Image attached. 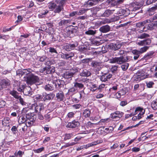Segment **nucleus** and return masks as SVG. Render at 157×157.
<instances>
[{"label":"nucleus","instance_id":"1","mask_svg":"<svg viewBox=\"0 0 157 157\" xmlns=\"http://www.w3.org/2000/svg\"><path fill=\"white\" fill-rule=\"evenodd\" d=\"M67 0H59L58 5L54 2L52 1L48 4V7L50 11H53L55 13H59L64 9L63 6L66 2Z\"/></svg>","mask_w":157,"mask_h":157},{"label":"nucleus","instance_id":"2","mask_svg":"<svg viewBox=\"0 0 157 157\" xmlns=\"http://www.w3.org/2000/svg\"><path fill=\"white\" fill-rule=\"evenodd\" d=\"M109 62L111 63H117L119 64H121L124 63L128 62L130 61V56L124 55L120 57H115L110 59Z\"/></svg>","mask_w":157,"mask_h":157},{"label":"nucleus","instance_id":"3","mask_svg":"<svg viewBox=\"0 0 157 157\" xmlns=\"http://www.w3.org/2000/svg\"><path fill=\"white\" fill-rule=\"evenodd\" d=\"M45 65L48 67H45L41 68L40 70L41 73H44L45 71L47 74H52L55 71V67H51V65L53 64V62L51 60H46Z\"/></svg>","mask_w":157,"mask_h":157},{"label":"nucleus","instance_id":"4","mask_svg":"<svg viewBox=\"0 0 157 157\" xmlns=\"http://www.w3.org/2000/svg\"><path fill=\"white\" fill-rule=\"evenodd\" d=\"M39 78L37 76L33 74H29L28 76L24 77L25 80L28 85H32L38 82Z\"/></svg>","mask_w":157,"mask_h":157},{"label":"nucleus","instance_id":"5","mask_svg":"<svg viewBox=\"0 0 157 157\" xmlns=\"http://www.w3.org/2000/svg\"><path fill=\"white\" fill-rule=\"evenodd\" d=\"M31 107V109L34 110L36 113L41 112L44 109V105L43 103H39L37 104L36 103H34L32 104Z\"/></svg>","mask_w":157,"mask_h":157},{"label":"nucleus","instance_id":"6","mask_svg":"<svg viewBox=\"0 0 157 157\" xmlns=\"http://www.w3.org/2000/svg\"><path fill=\"white\" fill-rule=\"evenodd\" d=\"M13 89L14 90H17L18 92H21L22 91L24 88L26 86V84H21V82L19 81H16L14 82L13 84Z\"/></svg>","mask_w":157,"mask_h":157},{"label":"nucleus","instance_id":"7","mask_svg":"<svg viewBox=\"0 0 157 157\" xmlns=\"http://www.w3.org/2000/svg\"><path fill=\"white\" fill-rule=\"evenodd\" d=\"M124 114V113L122 112L117 111L111 113L110 116L113 119L118 120L123 116Z\"/></svg>","mask_w":157,"mask_h":157},{"label":"nucleus","instance_id":"8","mask_svg":"<svg viewBox=\"0 0 157 157\" xmlns=\"http://www.w3.org/2000/svg\"><path fill=\"white\" fill-rule=\"evenodd\" d=\"M78 45L77 42L73 44L67 43L63 46L64 48L67 51H70L74 49Z\"/></svg>","mask_w":157,"mask_h":157},{"label":"nucleus","instance_id":"9","mask_svg":"<svg viewBox=\"0 0 157 157\" xmlns=\"http://www.w3.org/2000/svg\"><path fill=\"white\" fill-rule=\"evenodd\" d=\"M122 44L119 42L116 43H112L109 45L111 50L113 51H116L120 49L122 46Z\"/></svg>","mask_w":157,"mask_h":157},{"label":"nucleus","instance_id":"10","mask_svg":"<svg viewBox=\"0 0 157 157\" xmlns=\"http://www.w3.org/2000/svg\"><path fill=\"white\" fill-rule=\"evenodd\" d=\"M91 65L96 71H98L101 69V63L100 62L93 61L91 63Z\"/></svg>","mask_w":157,"mask_h":157},{"label":"nucleus","instance_id":"11","mask_svg":"<svg viewBox=\"0 0 157 157\" xmlns=\"http://www.w3.org/2000/svg\"><path fill=\"white\" fill-rule=\"evenodd\" d=\"M73 27V28L68 31L67 32L68 36H69L70 37L73 36L74 35H75V34L78 33V28L77 26Z\"/></svg>","mask_w":157,"mask_h":157},{"label":"nucleus","instance_id":"12","mask_svg":"<svg viewBox=\"0 0 157 157\" xmlns=\"http://www.w3.org/2000/svg\"><path fill=\"white\" fill-rule=\"evenodd\" d=\"M10 84V80L7 78L3 79L0 81V86L2 88H6Z\"/></svg>","mask_w":157,"mask_h":157},{"label":"nucleus","instance_id":"13","mask_svg":"<svg viewBox=\"0 0 157 157\" xmlns=\"http://www.w3.org/2000/svg\"><path fill=\"white\" fill-rule=\"evenodd\" d=\"M138 73L142 79V80L149 77V74L146 73L145 70H141L138 71Z\"/></svg>","mask_w":157,"mask_h":157},{"label":"nucleus","instance_id":"14","mask_svg":"<svg viewBox=\"0 0 157 157\" xmlns=\"http://www.w3.org/2000/svg\"><path fill=\"white\" fill-rule=\"evenodd\" d=\"M153 21L152 18H150L149 19H147L143 21L139 22L136 24V26L138 27H140L143 26H145V25L150 22H152Z\"/></svg>","mask_w":157,"mask_h":157},{"label":"nucleus","instance_id":"15","mask_svg":"<svg viewBox=\"0 0 157 157\" xmlns=\"http://www.w3.org/2000/svg\"><path fill=\"white\" fill-rule=\"evenodd\" d=\"M79 124L80 123L78 121L74 120L72 122H69L67 124V127L69 128H74L78 127Z\"/></svg>","mask_w":157,"mask_h":157},{"label":"nucleus","instance_id":"16","mask_svg":"<svg viewBox=\"0 0 157 157\" xmlns=\"http://www.w3.org/2000/svg\"><path fill=\"white\" fill-rule=\"evenodd\" d=\"M112 76L111 74L108 73H104L101 76L100 79L102 82H105L110 79Z\"/></svg>","mask_w":157,"mask_h":157},{"label":"nucleus","instance_id":"17","mask_svg":"<svg viewBox=\"0 0 157 157\" xmlns=\"http://www.w3.org/2000/svg\"><path fill=\"white\" fill-rule=\"evenodd\" d=\"M74 56V53L72 52H69L68 53L65 54L63 53L61 55V58L66 59H71V58Z\"/></svg>","mask_w":157,"mask_h":157},{"label":"nucleus","instance_id":"18","mask_svg":"<svg viewBox=\"0 0 157 157\" xmlns=\"http://www.w3.org/2000/svg\"><path fill=\"white\" fill-rule=\"evenodd\" d=\"M113 130V127L112 126H110L108 128H105L104 130H101V132L102 134L106 135L107 134L112 133Z\"/></svg>","mask_w":157,"mask_h":157},{"label":"nucleus","instance_id":"19","mask_svg":"<svg viewBox=\"0 0 157 157\" xmlns=\"http://www.w3.org/2000/svg\"><path fill=\"white\" fill-rule=\"evenodd\" d=\"M43 101H45L46 100H50L53 99L54 96L53 94H47L46 93L44 92L43 93Z\"/></svg>","mask_w":157,"mask_h":157},{"label":"nucleus","instance_id":"20","mask_svg":"<svg viewBox=\"0 0 157 157\" xmlns=\"http://www.w3.org/2000/svg\"><path fill=\"white\" fill-rule=\"evenodd\" d=\"M151 42V40L149 38L147 39L138 42L137 44L140 46L149 45Z\"/></svg>","mask_w":157,"mask_h":157},{"label":"nucleus","instance_id":"21","mask_svg":"<svg viewBox=\"0 0 157 157\" xmlns=\"http://www.w3.org/2000/svg\"><path fill=\"white\" fill-rule=\"evenodd\" d=\"M63 81L62 80L58 79L53 82V84L54 85V87L56 88H61L63 86Z\"/></svg>","mask_w":157,"mask_h":157},{"label":"nucleus","instance_id":"22","mask_svg":"<svg viewBox=\"0 0 157 157\" xmlns=\"http://www.w3.org/2000/svg\"><path fill=\"white\" fill-rule=\"evenodd\" d=\"M56 98L58 101H63L64 98V95L63 92L62 91H59L56 94Z\"/></svg>","mask_w":157,"mask_h":157},{"label":"nucleus","instance_id":"23","mask_svg":"<svg viewBox=\"0 0 157 157\" xmlns=\"http://www.w3.org/2000/svg\"><path fill=\"white\" fill-rule=\"evenodd\" d=\"M110 30V27L108 25L102 26L99 29V30L103 33H106L109 32Z\"/></svg>","mask_w":157,"mask_h":157},{"label":"nucleus","instance_id":"24","mask_svg":"<svg viewBox=\"0 0 157 157\" xmlns=\"http://www.w3.org/2000/svg\"><path fill=\"white\" fill-rule=\"evenodd\" d=\"M31 89L29 87L24 88L22 92L25 95L30 96L32 94V91H31Z\"/></svg>","mask_w":157,"mask_h":157},{"label":"nucleus","instance_id":"25","mask_svg":"<svg viewBox=\"0 0 157 157\" xmlns=\"http://www.w3.org/2000/svg\"><path fill=\"white\" fill-rule=\"evenodd\" d=\"M157 10V4L156 5H155V6L149 8L147 10V14L149 16H152L155 13V12Z\"/></svg>","mask_w":157,"mask_h":157},{"label":"nucleus","instance_id":"26","mask_svg":"<svg viewBox=\"0 0 157 157\" xmlns=\"http://www.w3.org/2000/svg\"><path fill=\"white\" fill-rule=\"evenodd\" d=\"M103 142V140L102 139H100L96 141H94L92 142L91 143H89L86 145V148H88L90 147L93 146L94 145H96L98 144H100Z\"/></svg>","mask_w":157,"mask_h":157},{"label":"nucleus","instance_id":"27","mask_svg":"<svg viewBox=\"0 0 157 157\" xmlns=\"http://www.w3.org/2000/svg\"><path fill=\"white\" fill-rule=\"evenodd\" d=\"M114 11V10H107L101 14V16L102 17H108L113 13Z\"/></svg>","mask_w":157,"mask_h":157},{"label":"nucleus","instance_id":"28","mask_svg":"<svg viewBox=\"0 0 157 157\" xmlns=\"http://www.w3.org/2000/svg\"><path fill=\"white\" fill-rule=\"evenodd\" d=\"M132 8H130L132 9L131 10H132V11H136L137 10H138L140 9L142 6L139 4H136L135 3H134V2H133L132 3Z\"/></svg>","mask_w":157,"mask_h":157},{"label":"nucleus","instance_id":"29","mask_svg":"<svg viewBox=\"0 0 157 157\" xmlns=\"http://www.w3.org/2000/svg\"><path fill=\"white\" fill-rule=\"evenodd\" d=\"M132 52L134 55L133 58L134 60H136L138 59L140 55L141 54L139 50L136 49L133 50L132 51Z\"/></svg>","mask_w":157,"mask_h":157},{"label":"nucleus","instance_id":"30","mask_svg":"<svg viewBox=\"0 0 157 157\" xmlns=\"http://www.w3.org/2000/svg\"><path fill=\"white\" fill-rule=\"evenodd\" d=\"M36 120V117H34L29 120H27V124L28 125V127L35 125Z\"/></svg>","mask_w":157,"mask_h":157},{"label":"nucleus","instance_id":"31","mask_svg":"<svg viewBox=\"0 0 157 157\" xmlns=\"http://www.w3.org/2000/svg\"><path fill=\"white\" fill-rule=\"evenodd\" d=\"M91 75V73L90 71L86 69L84 70L80 73V76L82 77H89Z\"/></svg>","mask_w":157,"mask_h":157},{"label":"nucleus","instance_id":"32","mask_svg":"<svg viewBox=\"0 0 157 157\" xmlns=\"http://www.w3.org/2000/svg\"><path fill=\"white\" fill-rule=\"evenodd\" d=\"M9 94L16 99L20 95L19 94L16 90L14 89L12 90H10L9 92Z\"/></svg>","mask_w":157,"mask_h":157},{"label":"nucleus","instance_id":"33","mask_svg":"<svg viewBox=\"0 0 157 157\" xmlns=\"http://www.w3.org/2000/svg\"><path fill=\"white\" fill-rule=\"evenodd\" d=\"M151 22L148 23H149V24L147 25L146 24L145 26L143 28V29H144V28L146 27L147 28V29L148 30H151L154 29L155 26V24L151 23Z\"/></svg>","mask_w":157,"mask_h":157},{"label":"nucleus","instance_id":"34","mask_svg":"<svg viewBox=\"0 0 157 157\" xmlns=\"http://www.w3.org/2000/svg\"><path fill=\"white\" fill-rule=\"evenodd\" d=\"M91 85L90 86V90L92 92H95L98 90V85L97 84L91 82Z\"/></svg>","mask_w":157,"mask_h":157},{"label":"nucleus","instance_id":"35","mask_svg":"<svg viewBox=\"0 0 157 157\" xmlns=\"http://www.w3.org/2000/svg\"><path fill=\"white\" fill-rule=\"evenodd\" d=\"M130 10L126 9L125 10H121L120 12H121L122 16L124 17H126L130 13Z\"/></svg>","mask_w":157,"mask_h":157},{"label":"nucleus","instance_id":"36","mask_svg":"<svg viewBox=\"0 0 157 157\" xmlns=\"http://www.w3.org/2000/svg\"><path fill=\"white\" fill-rule=\"evenodd\" d=\"M73 75L69 71L66 72L63 75V77L66 79H71Z\"/></svg>","mask_w":157,"mask_h":157},{"label":"nucleus","instance_id":"37","mask_svg":"<svg viewBox=\"0 0 157 157\" xmlns=\"http://www.w3.org/2000/svg\"><path fill=\"white\" fill-rule=\"evenodd\" d=\"M18 121L20 125L21 124L25 123V124H27V120L26 116L25 117L24 116L20 117L18 120Z\"/></svg>","mask_w":157,"mask_h":157},{"label":"nucleus","instance_id":"38","mask_svg":"<svg viewBox=\"0 0 157 157\" xmlns=\"http://www.w3.org/2000/svg\"><path fill=\"white\" fill-rule=\"evenodd\" d=\"M91 112L89 109H87L84 110L83 115L85 118L89 117L90 115Z\"/></svg>","mask_w":157,"mask_h":157},{"label":"nucleus","instance_id":"39","mask_svg":"<svg viewBox=\"0 0 157 157\" xmlns=\"http://www.w3.org/2000/svg\"><path fill=\"white\" fill-rule=\"evenodd\" d=\"M54 86L52 84H48L46 85L44 87V89L46 90H52L54 89Z\"/></svg>","mask_w":157,"mask_h":157},{"label":"nucleus","instance_id":"40","mask_svg":"<svg viewBox=\"0 0 157 157\" xmlns=\"http://www.w3.org/2000/svg\"><path fill=\"white\" fill-rule=\"evenodd\" d=\"M43 93L42 95L38 94L34 96V100L35 101H43Z\"/></svg>","mask_w":157,"mask_h":157},{"label":"nucleus","instance_id":"41","mask_svg":"<svg viewBox=\"0 0 157 157\" xmlns=\"http://www.w3.org/2000/svg\"><path fill=\"white\" fill-rule=\"evenodd\" d=\"M154 53V52L153 51H150L148 52L144 56V58L145 59H148L151 58L153 56V55Z\"/></svg>","mask_w":157,"mask_h":157},{"label":"nucleus","instance_id":"42","mask_svg":"<svg viewBox=\"0 0 157 157\" xmlns=\"http://www.w3.org/2000/svg\"><path fill=\"white\" fill-rule=\"evenodd\" d=\"M133 78H134V81L136 82H139L141 80H142L137 72L134 74Z\"/></svg>","mask_w":157,"mask_h":157},{"label":"nucleus","instance_id":"43","mask_svg":"<svg viewBox=\"0 0 157 157\" xmlns=\"http://www.w3.org/2000/svg\"><path fill=\"white\" fill-rule=\"evenodd\" d=\"M99 0H90L87 2V4L90 6H93L97 4Z\"/></svg>","mask_w":157,"mask_h":157},{"label":"nucleus","instance_id":"44","mask_svg":"<svg viewBox=\"0 0 157 157\" xmlns=\"http://www.w3.org/2000/svg\"><path fill=\"white\" fill-rule=\"evenodd\" d=\"M49 12L48 10H44L39 14L38 16L40 17L43 18L49 13Z\"/></svg>","mask_w":157,"mask_h":157},{"label":"nucleus","instance_id":"45","mask_svg":"<svg viewBox=\"0 0 157 157\" xmlns=\"http://www.w3.org/2000/svg\"><path fill=\"white\" fill-rule=\"evenodd\" d=\"M110 22L111 21L109 19L107 18H106L105 19H102L101 21H98V24L101 25L106 23H110Z\"/></svg>","mask_w":157,"mask_h":157},{"label":"nucleus","instance_id":"46","mask_svg":"<svg viewBox=\"0 0 157 157\" xmlns=\"http://www.w3.org/2000/svg\"><path fill=\"white\" fill-rule=\"evenodd\" d=\"M10 119L9 117L4 118L2 121V124L4 126H6L10 123Z\"/></svg>","mask_w":157,"mask_h":157},{"label":"nucleus","instance_id":"47","mask_svg":"<svg viewBox=\"0 0 157 157\" xmlns=\"http://www.w3.org/2000/svg\"><path fill=\"white\" fill-rule=\"evenodd\" d=\"M88 10L89 9L82 8L79 10L78 12L77 11V15H82L86 13Z\"/></svg>","mask_w":157,"mask_h":157},{"label":"nucleus","instance_id":"48","mask_svg":"<svg viewBox=\"0 0 157 157\" xmlns=\"http://www.w3.org/2000/svg\"><path fill=\"white\" fill-rule=\"evenodd\" d=\"M74 85L76 88H77V89L78 88L80 89H82L84 87V85L83 84L78 82H75L74 83Z\"/></svg>","mask_w":157,"mask_h":157},{"label":"nucleus","instance_id":"49","mask_svg":"<svg viewBox=\"0 0 157 157\" xmlns=\"http://www.w3.org/2000/svg\"><path fill=\"white\" fill-rule=\"evenodd\" d=\"M149 37V35L146 33H143L140 35H138L137 37L139 39H143Z\"/></svg>","mask_w":157,"mask_h":157},{"label":"nucleus","instance_id":"50","mask_svg":"<svg viewBox=\"0 0 157 157\" xmlns=\"http://www.w3.org/2000/svg\"><path fill=\"white\" fill-rule=\"evenodd\" d=\"M110 119L109 118H107L105 119H102L100 120L98 123H102L104 124H105L110 122Z\"/></svg>","mask_w":157,"mask_h":157},{"label":"nucleus","instance_id":"51","mask_svg":"<svg viewBox=\"0 0 157 157\" xmlns=\"http://www.w3.org/2000/svg\"><path fill=\"white\" fill-rule=\"evenodd\" d=\"M34 117H36L33 113H29L26 114V117L27 120H29Z\"/></svg>","mask_w":157,"mask_h":157},{"label":"nucleus","instance_id":"52","mask_svg":"<svg viewBox=\"0 0 157 157\" xmlns=\"http://www.w3.org/2000/svg\"><path fill=\"white\" fill-rule=\"evenodd\" d=\"M15 26V25H13L10 28H6V27H4L3 28L2 32L4 33H6L10 31L14 28Z\"/></svg>","mask_w":157,"mask_h":157},{"label":"nucleus","instance_id":"53","mask_svg":"<svg viewBox=\"0 0 157 157\" xmlns=\"http://www.w3.org/2000/svg\"><path fill=\"white\" fill-rule=\"evenodd\" d=\"M151 106L153 109L156 110L157 109V98L152 101Z\"/></svg>","mask_w":157,"mask_h":157},{"label":"nucleus","instance_id":"54","mask_svg":"<svg viewBox=\"0 0 157 157\" xmlns=\"http://www.w3.org/2000/svg\"><path fill=\"white\" fill-rule=\"evenodd\" d=\"M78 91V89L76 88L74 85L73 86L69 89L68 90V93L70 94V93H75L76 92H77Z\"/></svg>","mask_w":157,"mask_h":157},{"label":"nucleus","instance_id":"55","mask_svg":"<svg viewBox=\"0 0 157 157\" xmlns=\"http://www.w3.org/2000/svg\"><path fill=\"white\" fill-rule=\"evenodd\" d=\"M127 62L124 63L121 66L122 69L123 71H126L129 66V64L126 63Z\"/></svg>","mask_w":157,"mask_h":157},{"label":"nucleus","instance_id":"56","mask_svg":"<svg viewBox=\"0 0 157 157\" xmlns=\"http://www.w3.org/2000/svg\"><path fill=\"white\" fill-rule=\"evenodd\" d=\"M69 21L68 20H63L59 22V26H62L63 25H66Z\"/></svg>","mask_w":157,"mask_h":157},{"label":"nucleus","instance_id":"57","mask_svg":"<svg viewBox=\"0 0 157 157\" xmlns=\"http://www.w3.org/2000/svg\"><path fill=\"white\" fill-rule=\"evenodd\" d=\"M69 71L74 75L75 73L78 71V69L76 67H73Z\"/></svg>","mask_w":157,"mask_h":157},{"label":"nucleus","instance_id":"58","mask_svg":"<svg viewBox=\"0 0 157 157\" xmlns=\"http://www.w3.org/2000/svg\"><path fill=\"white\" fill-rule=\"evenodd\" d=\"M96 33V30L94 31L93 30H89L85 32V34L87 35H94Z\"/></svg>","mask_w":157,"mask_h":157},{"label":"nucleus","instance_id":"59","mask_svg":"<svg viewBox=\"0 0 157 157\" xmlns=\"http://www.w3.org/2000/svg\"><path fill=\"white\" fill-rule=\"evenodd\" d=\"M105 86V85L104 84H101L99 86L98 85L97 90H98L99 92H102Z\"/></svg>","mask_w":157,"mask_h":157},{"label":"nucleus","instance_id":"60","mask_svg":"<svg viewBox=\"0 0 157 157\" xmlns=\"http://www.w3.org/2000/svg\"><path fill=\"white\" fill-rule=\"evenodd\" d=\"M75 113L73 112H71L68 113L66 117L69 119H71L74 117Z\"/></svg>","mask_w":157,"mask_h":157},{"label":"nucleus","instance_id":"61","mask_svg":"<svg viewBox=\"0 0 157 157\" xmlns=\"http://www.w3.org/2000/svg\"><path fill=\"white\" fill-rule=\"evenodd\" d=\"M149 47L148 46H144L142 48H141L139 51L141 54L143 53L146 52L147 50L148 49Z\"/></svg>","mask_w":157,"mask_h":157},{"label":"nucleus","instance_id":"62","mask_svg":"<svg viewBox=\"0 0 157 157\" xmlns=\"http://www.w3.org/2000/svg\"><path fill=\"white\" fill-rule=\"evenodd\" d=\"M146 84L147 88H151L153 87V86L154 84V83L153 81H149L146 82Z\"/></svg>","mask_w":157,"mask_h":157},{"label":"nucleus","instance_id":"63","mask_svg":"<svg viewBox=\"0 0 157 157\" xmlns=\"http://www.w3.org/2000/svg\"><path fill=\"white\" fill-rule=\"evenodd\" d=\"M118 66L117 65H113L112 66L110 69L111 71L113 73H115L117 70Z\"/></svg>","mask_w":157,"mask_h":157},{"label":"nucleus","instance_id":"64","mask_svg":"<svg viewBox=\"0 0 157 157\" xmlns=\"http://www.w3.org/2000/svg\"><path fill=\"white\" fill-rule=\"evenodd\" d=\"M72 136V133L66 134L65 135L64 140H69L71 139Z\"/></svg>","mask_w":157,"mask_h":157}]
</instances>
